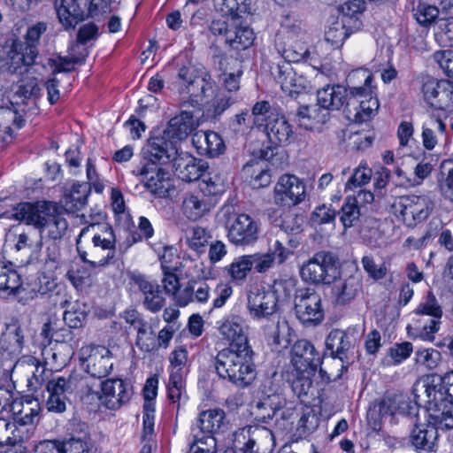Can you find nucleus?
<instances>
[{"label": "nucleus", "mask_w": 453, "mask_h": 453, "mask_svg": "<svg viewBox=\"0 0 453 453\" xmlns=\"http://www.w3.org/2000/svg\"><path fill=\"white\" fill-rule=\"evenodd\" d=\"M286 403L287 401L280 388L269 380L264 385L262 395L257 406L259 410L268 411L264 417L273 418L278 411L285 407Z\"/></svg>", "instance_id": "nucleus-37"}, {"label": "nucleus", "mask_w": 453, "mask_h": 453, "mask_svg": "<svg viewBox=\"0 0 453 453\" xmlns=\"http://www.w3.org/2000/svg\"><path fill=\"white\" fill-rule=\"evenodd\" d=\"M299 243L296 236L289 235L285 230H280L275 238L270 241L269 251L279 264H283L294 255Z\"/></svg>", "instance_id": "nucleus-36"}, {"label": "nucleus", "mask_w": 453, "mask_h": 453, "mask_svg": "<svg viewBox=\"0 0 453 453\" xmlns=\"http://www.w3.org/2000/svg\"><path fill=\"white\" fill-rule=\"evenodd\" d=\"M347 89L340 85H327L318 90L317 100L324 110H339L346 104Z\"/></svg>", "instance_id": "nucleus-42"}, {"label": "nucleus", "mask_w": 453, "mask_h": 453, "mask_svg": "<svg viewBox=\"0 0 453 453\" xmlns=\"http://www.w3.org/2000/svg\"><path fill=\"white\" fill-rule=\"evenodd\" d=\"M10 218L25 221L39 230L40 240L36 242V247L42 246L43 237L60 239L68 227L64 216L54 205L47 202L20 203L14 208V212Z\"/></svg>", "instance_id": "nucleus-4"}, {"label": "nucleus", "mask_w": 453, "mask_h": 453, "mask_svg": "<svg viewBox=\"0 0 453 453\" xmlns=\"http://www.w3.org/2000/svg\"><path fill=\"white\" fill-rule=\"evenodd\" d=\"M234 446L243 453H272L274 438L272 431L261 426H250L234 434Z\"/></svg>", "instance_id": "nucleus-11"}, {"label": "nucleus", "mask_w": 453, "mask_h": 453, "mask_svg": "<svg viewBox=\"0 0 453 453\" xmlns=\"http://www.w3.org/2000/svg\"><path fill=\"white\" fill-rule=\"evenodd\" d=\"M415 313L418 315L430 316L432 318L429 323L423 326L420 337L425 341H434V334L440 330L442 309L432 292H429L422 299L416 308Z\"/></svg>", "instance_id": "nucleus-24"}, {"label": "nucleus", "mask_w": 453, "mask_h": 453, "mask_svg": "<svg viewBox=\"0 0 453 453\" xmlns=\"http://www.w3.org/2000/svg\"><path fill=\"white\" fill-rule=\"evenodd\" d=\"M175 174L182 180L191 182L200 179L208 170V163L196 158L188 152L179 151L171 157Z\"/></svg>", "instance_id": "nucleus-21"}, {"label": "nucleus", "mask_w": 453, "mask_h": 453, "mask_svg": "<svg viewBox=\"0 0 453 453\" xmlns=\"http://www.w3.org/2000/svg\"><path fill=\"white\" fill-rule=\"evenodd\" d=\"M295 287V280L288 278L278 279L272 285L250 290L246 303L250 318L257 322L269 320L280 311V303L290 298Z\"/></svg>", "instance_id": "nucleus-5"}, {"label": "nucleus", "mask_w": 453, "mask_h": 453, "mask_svg": "<svg viewBox=\"0 0 453 453\" xmlns=\"http://www.w3.org/2000/svg\"><path fill=\"white\" fill-rule=\"evenodd\" d=\"M36 242L35 243V246ZM5 246L19 251L34 246L29 235L25 232H19V228L10 229L5 235Z\"/></svg>", "instance_id": "nucleus-64"}, {"label": "nucleus", "mask_w": 453, "mask_h": 453, "mask_svg": "<svg viewBox=\"0 0 453 453\" xmlns=\"http://www.w3.org/2000/svg\"><path fill=\"white\" fill-rule=\"evenodd\" d=\"M418 405L425 407L431 418V425L437 430H449L453 428V403L448 401H440L435 395H430L422 398L421 394L412 392Z\"/></svg>", "instance_id": "nucleus-15"}, {"label": "nucleus", "mask_w": 453, "mask_h": 453, "mask_svg": "<svg viewBox=\"0 0 453 453\" xmlns=\"http://www.w3.org/2000/svg\"><path fill=\"white\" fill-rule=\"evenodd\" d=\"M372 79L373 76L372 73L367 69L358 68L351 71L347 76L348 89L346 102L353 97L352 96L354 95L352 92H354V90L358 92V95L355 96L357 97V101H365V96H363L365 92H369L370 95H375L374 88L372 84Z\"/></svg>", "instance_id": "nucleus-35"}, {"label": "nucleus", "mask_w": 453, "mask_h": 453, "mask_svg": "<svg viewBox=\"0 0 453 453\" xmlns=\"http://www.w3.org/2000/svg\"><path fill=\"white\" fill-rule=\"evenodd\" d=\"M23 336L19 330H8L0 334V363L12 361L20 353Z\"/></svg>", "instance_id": "nucleus-43"}, {"label": "nucleus", "mask_w": 453, "mask_h": 453, "mask_svg": "<svg viewBox=\"0 0 453 453\" xmlns=\"http://www.w3.org/2000/svg\"><path fill=\"white\" fill-rule=\"evenodd\" d=\"M414 365L418 370L430 371L435 369L441 360V352L433 348H422L416 350Z\"/></svg>", "instance_id": "nucleus-58"}, {"label": "nucleus", "mask_w": 453, "mask_h": 453, "mask_svg": "<svg viewBox=\"0 0 453 453\" xmlns=\"http://www.w3.org/2000/svg\"><path fill=\"white\" fill-rule=\"evenodd\" d=\"M251 270V260L249 255H242L234 258L229 265L222 269V272L231 282L239 285L246 280Z\"/></svg>", "instance_id": "nucleus-46"}, {"label": "nucleus", "mask_w": 453, "mask_h": 453, "mask_svg": "<svg viewBox=\"0 0 453 453\" xmlns=\"http://www.w3.org/2000/svg\"><path fill=\"white\" fill-rule=\"evenodd\" d=\"M361 334L357 326H349L345 331L332 330L326 340V349L331 351L333 357L342 360V355L357 343Z\"/></svg>", "instance_id": "nucleus-30"}, {"label": "nucleus", "mask_w": 453, "mask_h": 453, "mask_svg": "<svg viewBox=\"0 0 453 453\" xmlns=\"http://www.w3.org/2000/svg\"><path fill=\"white\" fill-rule=\"evenodd\" d=\"M158 379L152 376L147 379L143 387V411H142V434L143 441L151 440L154 433L156 403L155 399L157 395Z\"/></svg>", "instance_id": "nucleus-25"}, {"label": "nucleus", "mask_w": 453, "mask_h": 453, "mask_svg": "<svg viewBox=\"0 0 453 453\" xmlns=\"http://www.w3.org/2000/svg\"><path fill=\"white\" fill-rule=\"evenodd\" d=\"M412 392L421 394L422 398L430 395H435L440 401L453 403V370L442 376L430 374L418 379L412 388Z\"/></svg>", "instance_id": "nucleus-14"}, {"label": "nucleus", "mask_w": 453, "mask_h": 453, "mask_svg": "<svg viewBox=\"0 0 453 453\" xmlns=\"http://www.w3.org/2000/svg\"><path fill=\"white\" fill-rule=\"evenodd\" d=\"M217 328L222 339L229 343L227 348L250 347L248 337L249 326L241 316H224L217 321Z\"/></svg>", "instance_id": "nucleus-17"}, {"label": "nucleus", "mask_w": 453, "mask_h": 453, "mask_svg": "<svg viewBox=\"0 0 453 453\" xmlns=\"http://www.w3.org/2000/svg\"><path fill=\"white\" fill-rule=\"evenodd\" d=\"M360 216L357 201L354 196L345 198L340 212V220L345 228L351 227L358 220Z\"/></svg>", "instance_id": "nucleus-62"}, {"label": "nucleus", "mask_w": 453, "mask_h": 453, "mask_svg": "<svg viewBox=\"0 0 453 453\" xmlns=\"http://www.w3.org/2000/svg\"><path fill=\"white\" fill-rule=\"evenodd\" d=\"M88 187L86 183H74L68 195L64 198V206L70 212L81 210L87 203Z\"/></svg>", "instance_id": "nucleus-53"}, {"label": "nucleus", "mask_w": 453, "mask_h": 453, "mask_svg": "<svg viewBox=\"0 0 453 453\" xmlns=\"http://www.w3.org/2000/svg\"><path fill=\"white\" fill-rule=\"evenodd\" d=\"M200 192L188 193L184 196L181 211L183 215L190 220H197L203 217L211 208L210 203Z\"/></svg>", "instance_id": "nucleus-44"}, {"label": "nucleus", "mask_w": 453, "mask_h": 453, "mask_svg": "<svg viewBox=\"0 0 453 453\" xmlns=\"http://www.w3.org/2000/svg\"><path fill=\"white\" fill-rule=\"evenodd\" d=\"M242 171L250 178V184L254 188H265L271 183L270 164L265 159L250 161L243 166Z\"/></svg>", "instance_id": "nucleus-40"}, {"label": "nucleus", "mask_w": 453, "mask_h": 453, "mask_svg": "<svg viewBox=\"0 0 453 453\" xmlns=\"http://www.w3.org/2000/svg\"><path fill=\"white\" fill-rule=\"evenodd\" d=\"M79 44H73L69 48L68 55L66 57H58L51 59L52 65L55 66L57 72H67L70 71L74 64L81 63L88 55L86 49Z\"/></svg>", "instance_id": "nucleus-56"}, {"label": "nucleus", "mask_w": 453, "mask_h": 453, "mask_svg": "<svg viewBox=\"0 0 453 453\" xmlns=\"http://www.w3.org/2000/svg\"><path fill=\"white\" fill-rule=\"evenodd\" d=\"M88 0H57L55 9L58 19L65 29H73L88 18Z\"/></svg>", "instance_id": "nucleus-26"}, {"label": "nucleus", "mask_w": 453, "mask_h": 453, "mask_svg": "<svg viewBox=\"0 0 453 453\" xmlns=\"http://www.w3.org/2000/svg\"><path fill=\"white\" fill-rule=\"evenodd\" d=\"M82 368L93 377H104L110 373L113 363L111 352L104 346L87 345L80 349Z\"/></svg>", "instance_id": "nucleus-13"}, {"label": "nucleus", "mask_w": 453, "mask_h": 453, "mask_svg": "<svg viewBox=\"0 0 453 453\" xmlns=\"http://www.w3.org/2000/svg\"><path fill=\"white\" fill-rule=\"evenodd\" d=\"M77 238L76 247L81 260L93 268L104 267L115 257L116 236L102 213L89 216Z\"/></svg>", "instance_id": "nucleus-2"}, {"label": "nucleus", "mask_w": 453, "mask_h": 453, "mask_svg": "<svg viewBox=\"0 0 453 453\" xmlns=\"http://www.w3.org/2000/svg\"><path fill=\"white\" fill-rule=\"evenodd\" d=\"M306 196V186L296 175H281L273 188V202L280 206L291 207L301 203Z\"/></svg>", "instance_id": "nucleus-12"}, {"label": "nucleus", "mask_w": 453, "mask_h": 453, "mask_svg": "<svg viewBox=\"0 0 453 453\" xmlns=\"http://www.w3.org/2000/svg\"><path fill=\"white\" fill-rule=\"evenodd\" d=\"M78 388L73 377H56L48 381L46 407L49 411L62 413L66 409L67 395Z\"/></svg>", "instance_id": "nucleus-19"}, {"label": "nucleus", "mask_w": 453, "mask_h": 453, "mask_svg": "<svg viewBox=\"0 0 453 453\" xmlns=\"http://www.w3.org/2000/svg\"><path fill=\"white\" fill-rule=\"evenodd\" d=\"M275 79L282 91L289 96L306 92L311 88V82L302 74H298L289 63L278 65Z\"/></svg>", "instance_id": "nucleus-27"}, {"label": "nucleus", "mask_w": 453, "mask_h": 453, "mask_svg": "<svg viewBox=\"0 0 453 453\" xmlns=\"http://www.w3.org/2000/svg\"><path fill=\"white\" fill-rule=\"evenodd\" d=\"M437 438V428L430 422L416 426L411 434V442L420 453L435 451Z\"/></svg>", "instance_id": "nucleus-38"}, {"label": "nucleus", "mask_w": 453, "mask_h": 453, "mask_svg": "<svg viewBox=\"0 0 453 453\" xmlns=\"http://www.w3.org/2000/svg\"><path fill=\"white\" fill-rule=\"evenodd\" d=\"M13 422L19 426L24 432L28 430L25 426L37 424L41 418L42 406L40 402L33 397L25 396L13 400L11 403Z\"/></svg>", "instance_id": "nucleus-23"}, {"label": "nucleus", "mask_w": 453, "mask_h": 453, "mask_svg": "<svg viewBox=\"0 0 453 453\" xmlns=\"http://www.w3.org/2000/svg\"><path fill=\"white\" fill-rule=\"evenodd\" d=\"M438 182L442 196L453 202V159H447L441 162Z\"/></svg>", "instance_id": "nucleus-61"}, {"label": "nucleus", "mask_w": 453, "mask_h": 453, "mask_svg": "<svg viewBox=\"0 0 453 453\" xmlns=\"http://www.w3.org/2000/svg\"><path fill=\"white\" fill-rule=\"evenodd\" d=\"M200 109L192 111H182L169 120L164 135L161 137H164L166 142H173L177 148L175 142L169 141L168 139L176 141L185 140L200 126Z\"/></svg>", "instance_id": "nucleus-18"}, {"label": "nucleus", "mask_w": 453, "mask_h": 453, "mask_svg": "<svg viewBox=\"0 0 453 453\" xmlns=\"http://www.w3.org/2000/svg\"><path fill=\"white\" fill-rule=\"evenodd\" d=\"M254 40L253 30L248 26H242L239 19L238 25L232 28L226 42L234 50H244L251 46Z\"/></svg>", "instance_id": "nucleus-55"}, {"label": "nucleus", "mask_w": 453, "mask_h": 453, "mask_svg": "<svg viewBox=\"0 0 453 453\" xmlns=\"http://www.w3.org/2000/svg\"><path fill=\"white\" fill-rule=\"evenodd\" d=\"M403 403L401 395L386 396L378 404L370 409L367 414L368 422L374 432H379L381 429V417L385 415H395L402 411Z\"/></svg>", "instance_id": "nucleus-34"}, {"label": "nucleus", "mask_w": 453, "mask_h": 453, "mask_svg": "<svg viewBox=\"0 0 453 453\" xmlns=\"http://www.w3.org/2000/svg\"><path fill=\"white\" fill-rule=\"evenodd\" d=\"M88 311L89 308L85 303L77 301L64 312V320L72 328L81 327L87 319Z\"/></svg>", "instance_id": "nucleus-60"}, {"label": "nucleus", "mask_w": 453, "mask_h": 453, "mask_svg": "<svg viewBox=\"0 0 453 453\" xmlns=\"http://www.w3.org/2000/svg\"><path fill=\"white\" fill-rule=\"evenodd\" d=\"M365 9L364 0H349L341 6V19L346 20L350 27V31H357L361 29L363 23L360 17Z\"/></svg>", "instance_id": "nucleus-51"}, {"label": "nucleus", "mask_w": 453, "mask_h": 453, "mask_svg": "<svg viewBox=\"0 0 453 453\" xmlns=\"http://www.w3.org/2000/svg\"><path fill=\"white\" fill-rule=\"evenodd\" d=\"M446 124L434 116H429L422 124V142L425 149L434 150L438 143V134H444Z\"/></svg>", "instance_id": "nucleus-48"}, {"label": "nucleus", "mask_w": 453, "mask_h": 453, "mask_svg": "<svg viewBox=\"0 0 453 453\" xmlns=\"http://www.w3.org/2000/svg\"><path fill=\"white\" fill-rule=\"evenodd\" d=\"M23 125V117L13 104L11 107H0V142L10 141L13 132L21 128Z\"/></svg>", "instance_id": "nucleus-41"}, {"label": "nucleus", "mask_w": 453, "mask_h": 453, "mask_svg": "<svg viewBox=\"0 0 453 453\" xmlns=\"http://www.w3.org/2000/svg\"><path fill=\"white\" fill-rule=\"evenodd\" d=\"M358 92L354 90L352 94L356 96ZM365 101H357V97H351L347 101V108L349 112H353L356 121L364 122L375 116L379 109V101L375 95H370L369 92L363 94Z\"/></svg>", "instance_id": "nucleus-39"}, {"label": "nucleus", "mask_w": 453, "mask_h": 453, "mask_svg": "<svg viewBox=\"0 0 453 453\" xmlns=\"http://www.w3.org/2000/svg\"><path fill=\"white\" fill-rule=\"evenodd\" d=\"M177 153L173 142L163 137H153L142 150V158L134 173L151 194L164 197L171 187L169 173L162 165L171 163V157Z\"/></svg>", "instance_id": "nucleus-3"}, {"label": "nucleus", "mask_w": 453, "mask_h": 453, "mask_svg": "<svg viewBox=\"0 0 453 453\" xmlns=\"http://www.w3.org/2000/svg\"><path fill=\"white\" fill-rule=\"evenodd\" d=\"M251 347L224 348L215 357V369L223 380L238 388L250 386L256 378Z\"/></svg>", "instance_id": "nucleus-6"}, {"label": "nucleus", "mask_w": 453, "mask_h": 453, "mask_svg": "<svg viewBox=\"0 0 453 453\" xmlns=\"http://www.w3.org/2000/svg\"><path fill=\"white\" fill-rule=\"evenodd\" d=\"M36 56L37 50L26 48L21 42H14L6 51L5 58L0 59V72L14 73L22 65H31Z\"/></svg>", "instance_id": "nucleus-28"}, {"label": "nucleus", "mask_w": 453, "mask_h": 453, "mask_svg": "<svg viewBox=\"0 0 453 453\" xmlns=\"http://www.w3.org/2000/svg\"><path fill=\"white\" fill-rule=\"evenodd\" d=\"M96 395L106 408L117 410L130 400L132 389L124 380L111 379L102 382L101 392Z\"/></svg>", "instance_id": "nucleus-22"}, {"label": "nucleus", "mask_w": 453, "mask_h": 453, "mask_svg": "<svg viewBox=\"0 0 453 453\" xmlns=\"http://www.w3.org/2000/svg\"><path fill=\"white\" fill-rule=\"evenodd\" d=\"M30 437L29 430L24 432L12 421L0 418V445L4 443L19 444Z\"/></svg>", "instance_id": "nucleus-52"}, {"label": "nucleus", "mask_w": 453, "mask_h": 453, "mask_svg": "<svg viewBox=\"0 0 453 453\" xmlns=\"http://www.w3.org/2000/svg\"><path fill=\"white\" fill-rule=\"evenodd\" d=\"M271 337L275 345L287 348L295 338V331L286 319H280Z\"/></svg>", "instance_id": "nucleus-63"}, {"label": "nucleus", "mask_w": 453, "mask_h": 453, "mask_svg": "<svg viewBox=\"0 0 453 453\" xmlns=\"http://www.w3.org/2000/svg\"><path fill=\"white\" fill-rule=\"evenodd\" d=\"M192 144L201 156L216 157L223 154L226 145L221 136L213 131H197L192 135Z\"/></svg>", "instance_id": "nucleus-32"}, {"label": "nucleus", "mask_w": 453, "mask_h": 453, "mask_svg": "<svg viewBox=\"0 0 453 453\" xmlns=\"http://www.w3.org/2000/svg\"><path fill=\"white\" fill-rule=\"evenodd\" d=\"M242 73L238 67L234 72H224L220 75L219 81L226 90H220L205 71L198 72L193 66L181 67L178 78L180 86L185 88L192 102L201 106L207 117L216 118L233 104L230 94L239 90Z\"/></svg>", "instance_id": "nucleus-1"}, {"label": "nucleus", "mask_w": 453, "mask_h": 453, "mask_svg": "<svg viewBox=\"0 0 453 453\" xmlns=\"http://www.w3.org/2000/svg\"><path fill=\"white\" fill-rule=\"evenodd\" d=\"M225 412L220 409H211L200 412L196 427L200 430L203 435H212L218 432L223 425Z\"/></svg>", "instance_id": "nucleus-47"}, {"label": "nucleus", "mask_w": 453, "mask_h": 453, "mask_svg": "<svg viewBox=\"0 0 453 453\" xmlns=\"http://www.w3.org/2000/svg\"><path fill=\"white\" fill-rule=\"evenodd\" d=\"M450 83L446 80L427 78L422 86L424 100L432 107L443 110L449 106L447 99Z\"/></svg>", "instance_id": "nucleus-33"}, {"label": "nucleus", "mask_w": 453, "mask_h": 453, "mask_svg": "<svg viewBox=\"0 0 453 453\" xmlns=\"http://www.w3.org/2000/svg\"><path fill=\"white\" fill-rule=\"evenodd\" d=\"M19 275L12 266L0 263V296L8 297L19 286Z\"/></svg>", "instance_id": "nucleus-59"}, {"label": "nucleus", "mask_w": 453, "mask_h": 453, "mask_svg": "<svg viewBox=\"0 0 453 453\" xmlns=\"http://www.w3.org/2000/svg\"><path fill=\"white\" fill-rule=\"evenodd\" d=\"M342 274L338 258L332 253L320 251L300 268L301 278L316 285H330L340 280Z\"/></svg>", "instance_id": "nucleus-9"}, {"label": "nucleus", "mask_w": 453, "mask_h": 453, "mask_svg": "<svg viewBox=\"0 0 453 453\" xmlns=\"http://www.w3.org/2000/svg\"><path fill=\"white\" fill-rule=\"evenodd\" d=\"M131 280L142 292L143 296V304L149 311L156 312L163 308L165 298L156 281L140 273H134L131 276Z\"/></svg>", "instance_id": "nucleus-31"}, {"label": "nucleus", "mask_w": 453, "mask_h": 453, "mask_svg": "<svg viewBox=\"0 0 453 453\" xmlns=\"http://www.w3.org/2000/svg\"><path fill=\"white\" fill-rule=\"evenodd\" d=\"M199 184L200 192L203 196H216L222 195L226 190V177L219 171H211L203 173Z\"/></svg>", "instance_id": "nucleus-50"}, {"label": "nucleus", "mask_w": 453, "mask_h": 453, "mask_svg": "<svg viewBox=\"0 0 453 453\" xmlns=\"http://www.w3.org/2000/svg\"><path fill=\"white\" fill-rule=\"evenodd\" d=\"M227 238L237 246H247L254 243L258 236V226L248 214H239L228 223Z\"/></svg>", "instance_id": "nucleus-20"}, {"label": "nucleus", "mask_w": 453, "mask_h": 453, "mask_svg": "<svg viewBox=\"0 0 453 453\" xmlns=\"http://www.w3.org/2000/svg\"><path fill=\"white\" fill-rule=\"evenodd\" d=\"M350 27L344 19H336L334 20L325 32V39L333 47H341L344 41L349 36L351 33Z\"/></svg>", "instance_id": "nucleus-57"}, {"label": "nucleus", "mask_w": 453, "mask_h": 453, "mask_svg": "<svg viewBox=\"0 0 453 453\" xmlns=\"http://www.w3.org/2000/svg\"><path fill=\"white\" fill-rule=\"evenodd\" d=\"M434 204L426 195H409L397 197L393 204L394 214L407 226H415L431 214Z\"/></svg>", "instance_id": "nucleus-10"}, {"label": "nucleus", "mask_w": 453, "mask_h": 453, "mask_svg": "<svg viewBox=\"0 0 453 453\" xmlns=\"http://www.w3.org/2000/svg\"><path fill=\"white\" fill-rule=\"evenodd\" d=\"M332 288V297L338 304H346L355 298L360 289V280L354 276L336 280Z\"/></svg>", "instance_id": "nucleus-45"}, {"label": "nucleus", "mask_w": 453, "mask_h": 453, "mask_svg": "<svg viewBox=\"0 0 453 453\" xmlns=\"http://www.w3.org/2000/svg\"><path fill=\"white\" fill-rule=\"evenodd\" d=\"M253 125L264 127L270 142L273 146L289 142L293 131L284 116L272 109L265 101L257 102L252 108Z\"/></svg>", "instance_id": "nucleus-8"}, {"label": "nucleus", "mask_w": 453, "mask_h": 453, "mask_svg": "<svg viewBox=\"0 0 453 453\" xmlns=\"http://www.w3.org/2000/svg\"><path fill=\"white\" fill-rule=\"evenodd\" d=\"M300 126L306 129L319 128L327 119V113L319 103L317 104L301 106L298 110Z\"/></svg>", "instance_id": "nucleus-49"}, {"label": "nucleus", "mask_w": 453, "mask_h": 453, "mask_svg": "<svg viewBox=\"0 0 453 453\" xmlns=\"http://www.w3.org/2000/svg\"><path fill=\"white\" fill-rule=\"evenodd\" d=\"M307 38V35L298 27L288 30L286 48L282 51L285 63L311 60V51L306 47Z\"/></svg>", "instance_id": "nucleus-29"}, {"label": "nucleus", "mask_w": 453, "mask_h": 453, "mask_svg": "<svg viewBox=\"0 0 453 453\" xmlns=\"http://www.w3.org/2000/svg\"><path fill=\"white\" fill-rule=\"evenodd\" d=\"M296 317L303 324H317L324 318L320 295L313 288L300 289L295 298Z\"/></svg>", "instance_id": "nucleus-16"}, {"label": "nucleus", "mask_w": 453, "mask_h": 453, "mask_svg": "<svg viewBox=\"0 0 453 453\" xmlns=\"http://www.w3.org/2000/svg\"><path fill=\"white\" fill-rule=\"evenodd\" d=\"M293 370L292 388L301 397L308 394L312 377L320 365V357L315 347L307 340L297 341L291 349Z\"/></svg>", "instance_id": "nucleus-7"}, {"label": "nucleus", "mask_w": 453, "mask_h": 453, "mask_svg": "<svg viewBox=\"0 0 453 453\" xmlns=\"http://www.w3.org/2000/svg\"><path fill=\"white\" fill-rule=\"evenodd\" d=\"M170 376L186 378L188 372V352L183 346L175 348L168 357Z\"/></svg>", "instance_id": "nucleus-54"}]
</instances>
